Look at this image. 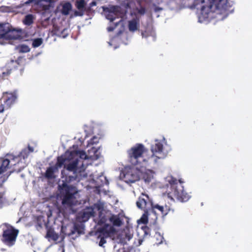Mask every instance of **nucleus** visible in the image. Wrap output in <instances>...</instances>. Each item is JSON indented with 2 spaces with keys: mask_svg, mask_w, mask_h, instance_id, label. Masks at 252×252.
Returning <instances> with one entry per match:
<instances>
[{
  "mask_svg": "<svg viewBox=\"0 0 252 252\" xmlns=\"http://www.w3.org/2000/svg\"><path fill=\"white\" fill-rule=\"evenodd\" d=\"M17 48L19 52L20 53H28L30 51V47L28 45L25 44L20 45L18 46Z\"/></svg>",
  "mask_w": 252,
  "mask_h": 252,
  "instance_id": "obj_28",
  "label": "nucleus"
},
{
  "mask_svg": "<svg viewBox=\"0 0 252 252\" xmlns=\"http://www.w3.org/2000/svg\"><path fill=\"white\" fill-rule=\"evenodd\" d=\"M38 227L41 228L42 227V225L40 224H38L37 226V229H38Z\"/></svg>",
  "mask_w": 252,
  "mask_h": 252,
  "instance_id": "obj_44",
  "label": "nucleus"
},
{
  "mask_svg": "<svg viewBox=\"0 0 252 252\" xmlns=\"http://www.w3.org/2000/svg\"><path fill=\"white\" fill-rule=\"evenodd\" d=\"M164 239L163 237L162 236L161 237V239Z\"/></svg>",
  "mask_w": 252,
  "mask_h": 252,
  "instance_id": "obj_50",
  "label": "nucleus"
},
{
  "mask_svg": "<svg viewBox=\"0 0 252 252\" xmlns=\"http://www.w3.org/2000/svg\"><path fill=\"white\" fill-rule=\"evenodd\" d=\"M18 158V157H15L12 155H7L4 158L1 159L0 174L10 168L11 165H16V160Z\"/></svg>",
  "mask_w": 252,
  "mask_h": 252,
  "instance_id": "obj_14",
  "label": "nucleus"
},
{
  "mask_svg": "<svg viewBox=\"0 0 252 252\" xmlns=\"http://www.w3.org/2000/svg\"><path fill=\"white\" fill-rule=\"evenodd\" d=\"M46 237L51 238L54 241H57L59 238V236L58 234L55 232V231L51 229H48L46 234Z\"/></svg>",
  "mask_w": 252,
  "mask_h": 252,
  "instance_id": "obj_25",
  "label": "nucleus"
},
{
  "mask_svg": "<svg viewBox=\"0 0 252 252\" xmlns=\"http://www.w3.org/2000/svg\"><path fill=\"white\" fill-rule=\"evenodd\" d=\"M69 31V30L68 29L64 28L61 31L59 30H57L56 32L57 34H59L60 36L64 38L68 36Z\"/></svg>",
  "mask_w": 252,
  "mask_h": 252,
  "instance_id": "obj_27",
  "label": "nucleus"
},
{
  "mask_svg": "<svg viewBox=\"0 0 252 252\" xmlns=\"http://www.w3.org/2000/svg\"><path fill=\"white\" fill-rule=\"evenodd\" d=\"M4 110V106L1 104L0 105V113L3 112Z\"/></svg>",
  "mask_w": 252,
  "mask_h": 252,
  "instance_id": "obj_40",
  "label": "nucleus"
},
{
  "mask_svg": "<svg viewBox=\"0 0 252 252\" xmlns=\"http://www.w3.org/2000/svg\"><path fill=\"white\" fill-rule=\"evenodd\" d=\"M65 172V171H64L63 172H62V174L63 175V172Z\"/></svg>",
  "mask_w": 252,
  "mask_h": 252,
  "instance_id": "obj_47",
  "label": "nucleus"
},
{
  "mask_svg": "<svg viewBox=\"0 0 252 252\" xmlns=\"http://www.w3.org/2000/svg\"><path fill=\"white\" fill-rule=\"evenodd\" d=\"M20 37L19 31L11 28L8 23L0 24V44L9 43L11 40L20 39Z\"/></svg>",
  "mask_w": 252,
  "mask_h": 252,
  "instance_id": "obj_9",
  "label": "nucleus"
},
{
  "mask_svg": "<svg viewBox=\"0 0 252 252\" xmlns=\"http://www.w3.org/2000/svg\"><path fill=\"white\" fill-rule=\"evenodd\" d=\"M35 19V16L31 14H28L25 16L23 20V23L24 25L30 26L33 23V21Z\"/></svg>",
  "mask_w": 252,
  "mask_h": 252,
  "instance_id": "obj_23",
  "label": "nucleus"
},
{
  "mask_svg": "<svg viewBox=\"0 0 252 252\" xmlns=\"http://www.w3.org/2000/svg\"><path fill=\"white\" fill-rule=\"evenodd\" d=\"M145 151V148L143 144H137L127 151L130 162L133 165L156 164L159 160L167 157L171 151V147L167 143L166 139L162 137L154 140L151 146L152 154L147 158L143 156Z\"/></svg>",
  "mask_w": 252,
  "mask_h": 252,
  "instance_id": "obj_2",
  "label": "nucleus"
},
{
  "mask_svg": "<svg viewBox=\"0 0 252 252\" xmlns=\"http://www.w3.org/2000/svg\"><path fill=\"white\" fill-rule=\"evenodd\" d=\"M2 241L6 245L13 246L19 233V230L12 226L5 223L3 225Z\"/></svg>",
  "mask_w": 252,
  "mask_h": 252,
  "instance_id": "obj_12",
  "label": "nucleus"
},
{
  "mask_svg": "<svg viewBox=\"0 0 252 252\" xmlns=\"http://www.w3.org/2000/svg\"><path fill=\"white\" fill-rule=\"evenodd\" d=\"M114 40V39H113L112 40H111V41H109L108 43L109 45V46H112V44L113 43V41Z\"/></svg>",
  "mask_w": 252,
  "mask_h": 252,
  "instance_id": "obj_41",
  "label": "nucleus"
},
{
  "mask_svg": "<svg viewBox=\"0 0 252 252\" xmlns=\"http://www.w3.org/2000/svg\"><path fill=\"white\" fill-rule=\"evenodd\" d=\"M39 0H28L25 2L26 5L30 4V3H33L35 4H38Z\"/></svg>",
  "mask_w": 252,
  "mask_h": 252,
  "instance_id": "obj_34",
  "label": "nucleus"
},
{
  "mask_svg": "<svg viewBox=\"0 0 252 252\" xmlns=\"http://www.w3.org/2000/svg\"><path fill=\"white\" fill-rule=\"evenodd\" d=\"M136 204L138 208L143 210L144 212H146L147 211L151 210L153 201L148 195L142 193L139 197Z\"/></svg>",
  "mask_w": 252,
  "mask_h": 252,
  "instance_id": "obj_13",
  "label": "nucleus"
},
{
  "mask_svg": "<svg viewBox=\"0 0 252 252\" xmlns=\"http://www.w3.org/2000/svg\"><path fill=\"white\" fill-rule=\"evenodd\" d=\"M105 12V16L107 19L111 22L107 28L108 32L113 31L118 25L123 24L122 17L125 15L123 9L118 6H110L108 7H103Z\"/></svg>",
  "mask_w": 252,
  "mask_h": 252,
  "instance_id": "obj_6",
  "label": "nucleus"
},
{
  "mask_svg": "<svg viewBox=\"0 0 252 252\" xmlns=\"http://www.w3.org/2000/svg\"><path fill=\"white\" fill-rule=\"evenodd\" d=\"M43 43V39L41 38H37L32 40V45L34 48H37L40 46Z\"/></svg>",
  "mask_w": 252,
  "mask_h": 252,
  "instance_id": "obj_29",
  "label": "nucleus"
},
{
  "mask_svg": "<svg viewBox=\"0 0 252 252\" xmlns=\"http://www.w3.org/2000/svg\"><path fill=\"white\" fill-rule=\"evenodd\" d=\"M33 148L28 146V148L23 150L19 155V158H23L24 160V165L23 167H24L26 165V159L28 158L29 154L33 152Z\"/></svg>",
  "mask_w": 252,
  "mask_h": 252,
  "instance_id": "obj_19",
  "label": "nucleus"
},
{
  "mask_svg": "<svg viewBox=\"0 0 252 252\" xmlns=\"http://www.w3.org/2000/svg\"><path fill=\"white\" fill-rule=\"evenodd\" d=\"M162 240H161L160 242H159V244H161V243H162Z\"/></svg>",
  "mask_w": 252,
  "mask_h": 252,
  "instance_id": "obj_49",
  "label": "nucleus"
},
{
  "mask_svg": "<svg viewBox=\"0 0 252 252\" xmlns=\"http://www.w3.org/2000/svg\"><path fill=\"white\" fill-rule=\"evenodd\" d=\"M75 6L78 9L74 11L75 16H83L85 11H87V4L85 0H76Z\"/></svg>",
  "mask_w": 252,
  "mask_h": 252,
  "instance_id": "obj_16",
  "label": "nucleus"
},
{
  "mask_svg": "<svg viewBox=\"0 0 252 252\" xmlns=\"http://www.w3.org/2000/svg\"><path fill=\"white\" fill-rule=\"evenodd\" d=\"M121 32V31H119L118 32V34L115 37V38H118L119 37V34Z\"/></svg>",
  "mask_w": 252,
  "mask_h": 252,
  "instance_id": "obj_43",
  "label": "nucleus"
},
{
  "mask_svg": "<svg viewBox=\"0 0 252 252\" xmlns=\"http://www.w3.org/2000/svg\"><path fill=\"white\" fill-rule=\"evenodd\" d=\"M94 180L95 181L96 184L98 186H101L102 185H103L105 184H107L108 183V181H107L106 177H105L102 174V173H101V174L100 175H99L98 176H97L95 179L94 178Z\"/></svg>",
  "mask_w": 252,
  "mask_h": 252,
  "instance_id": "obj_24",
  "label": "nucleus"
},
{
  "mask_svg": "<svg viewBox=\"0 0 252 252\" xmlns=\"http://www.w3.org/2000/svg\"><path fill=\"white\" fill-rule=\"evenodd\" d=\"M84 224L81 222L73 223L67 225L66 226H62L61 232L63 234L62 239L64 236H68L70 239L75 240L81 234L84 233Z\"/></svg>",
  "mask_w": 252,
  "mask_h": 252,
  "instance_id": "obj_10",
  "label": "nucleus"
},
{
  "mask_svg": "<svg viewBox=\"0 0 252 252\" xmlns=\"http://www.w3.org/2000/svg\"><path fill=\"white\" fill-rule=\"evenodd\" d=\"M62 8L61 13L63 15L67 16L72 9V5L68 1H63L60 4Z\"/></svg>",
  "mask_w": 252,
  "mask_h": 252,
  "instance_id": "obj_18",
  "label": "nucleus"
},
{
  "mask_svg": "<svg viewBox=\"0 0 252 252\" xmlns=\"http://www.w3.org/2000/svg\"><path fill=\"white\" fill-rule=\"evenodd\" d=\"M165 186L167 187L166 192L169 198L171 199L176 198L182 202H186L190 198V196L184 190L181 183L171 176L165 178Z\"/></svg>",
  "mask_w": 252,
  "mask_h": 252,
  "instance_id": "obj_5",
  "label": "nucleus"
},
{
  "mask_svg": "<svg viewBox=\"0 0 252 252\" xmlns=\"http://www.w3.org/2000/svg\"><path fill=\"white\" fill-rule=\"evenodd\" d=\"M99 138L96 136H94L89 141H88V145H94L98 143Z\"/></svg>",
  "mask_w": 252,
  "mask_h": 252,
  "instance_id": "obj_31",
  "label": "nucleus"
},
{
  "mask_svg": "<svg viewBox=\"0 0 252 252\" xmlns=\"http://www.w3.org/2000/svg\"><path fill=\"white\" fill-rule=\"evenodd\" d=\"M97 231L98 232H99L100 233V235H99L100 236H103L101 238L98 245L100 247H104L103 246L104 244L106 243V240H105L104 237H107L109 236V235L107 236H105L104 234H103L102 233H100V232H99V230H98V227L97 228Z\"/></svg>",
  "mask_w": 252,
  "mask_h": 252,
  "instance_id": "obj_30",
  "label": "nucleus"
},
{
  "mask_svg": "<svg viewBox=\"0 0 252 252\" xmlns=\"http://www.w3.org/2000/svg\"><path fill=\"white\" fill-rule=\"evenodd\" d=\"M3 122V120H0V124H1Z\"/></svg>",
  "mask_w": 252,
  "mask_h": 252,
  "instance_id": "obj_46",
  "label": "nucleus"
},
{
  "mask_svg": "<svg viewBox=\"0 0 252 252\" xmlns=\"http://www.w3.org/2000/svg\"><path fill=\"white\" fill-rule=\"evenodd\" d=\"M96 5V2L95 1H92L90 4L89 6H87V11H89L91 10V7L94 6Z\"/></svg>",
  "mask_w": 252,
  "mask_h": 252,
  "instance_id": "obj_36",
  "label": "nucleus"
},
{
  "mask_svg": "<svg viewBox=\"0 0 252 252\" xmlns=\"http://www.w3.org/2000/svg\"><path fill=\"white\" fill-rule=\"evenodd\" d=\"M104 203L99 201L94 204L93 207L87 208L82 211L80 212L78 218L80 221L85 222L92 216H94L96 212L99 214V220H98V227L100 223L103 222L106 219L103 216V214Z\"/></svg>",
  "mask_w": 252,
  "mask_h": 252,
  "instance_id": "obj_8",
  "label": "nucleus"
},
{
  "mask_svg": "<svg viewBox=\"0 0 252 252\" xmlns=\"http://www.w3.org/2000/svg\"><path fill=\"white\" fill-rule=\"evenodd\" d=\"M6 97L5 100L4 101L5 104L8 107H10L16 101L18 97L17 93L16 91L8 93H5Z\"/></svg>",
  "mask_w": 252,
  "mask_h": 252,
  "instance_id": "obj_17",
  "label": "nucleus"
},
{
  "mask_svg": "<svg viewBox=\"0 0 252 252\" xmlns=\"http://www.w3.org/2000/svg\"><path fill=\"white\" fill-rule=\"evenodd\" d=\"M144 166L143 165L142 166L140 165V177L144 180L145 183L149 184L154 179L155 173L151 170L146 169Z\"/></svg>",
  "mask_w": 252,
  "mask_h": 252,
  "instance_id": "obj_15",
  "label": "nucleus"
},
{
  "mask_svg": "<svg viewBox=\"0 0 252 252\" xmlns=\"http://www.w3.org/2000/svg\"><path fill=\"white\" fill-rule=\"evenodd\" d=\"M69 182H64L59 185L60 190V198L63 208L71 209L78 202L79 194L77 189L68 185Z\"/></svg>",
  "mask_w": 252,
  "mask_h": 252,
  "instance_id": "obj_4",
  "label": "nucleus"
},
{
  "mask_svg": "<svg viewBox=\"0 0 252 252\" xmlns=\"http://www.w3.org/2000/svg\"><path fill=\"white\" fill-rule=\"evenodd\" d=\"M141 35L143 38H147V37L149 36V35L147 34V32H142L141 33Z\"/></svg>",
  "mask_w": 252,
  "mask_h": 252,
  "instance_id": "obj_38",
  "label": "nucleus"
},
{
  "mask_svg": "<svg viewBox=\"0 0 252 252\" xmlns=\"http://www.w3.org/2000/svg\"><path fill=\"white\" fill-rule=\"evenodd\" d=\"M0 197H1V194H0ZM1 202V200H0V203Z\"/></svg>",
  "mask_w": 252,
  "mask_h": 252,
  "instance_id": "obj_48",
  "label": "nucleus"
},
{
  "mask_svg": "<svg viewBox=\"0 0 252 252\" xmlns=\"http://www.w3.org/2000/svg\"><path fill=\"white\" fill-rule=\"evenodd\" d=\"M103 216L106 219L100 223L98 230L105 236H108L114 231L113 227L106 222L107 220L112 223L114 226L118 227L120 226L123 223V216L120 214L117 215H111L109 212H106L103 209Z\"/></svg>",
  "mask_w": 252,
  "mask_h": 252,
  "instance_id": "obj_7",
  "label": "nucleus"
},
{
  "mask_svg": "<svg viewBox=\"0 0 252 252\" xmlns=\"http://www.w3.org/2000/svg\"><path fill=\"white\" fill-rule=\"evenodd\" d=\"M139 165L126 167L120 174V178L127 184L135 183L140 178Z\"/></svg>",
  "mask_w": 252,
  "mask_h": 252,
  "instance_id": "obj_11",
  "label": "nucleus"
},
{
  "mask_svg": "<svg viewBox=\"0 0 252 252\" xmlns=\"http://www.w3.org/2000/svg\"><path fill=\"white\" fill-rule=\"evenodd\" d=\"M96 126V124L92 122L91 123L86 124L84 126V131L86 133V135L94 133L95 127Z\"/></svg>",
  "mask_w": 252,
  "mask_h": 252,
  "instance_id": "obj_22",
  "label": "nucleus"
},
{
  "mask_svg": "<svg viewBox=\"0 0 252 252\" xmlns=\"http://www.w3.org/2000/svg\"><path fill=\"white\" fill-rule=\"evenodd\" d=\"M149 211H147V212H144V214L142 215L141 220L143 223H146L148 222V214Z\"/></svg>",
  "mask_w": 252,
  "mask_h": 252,
  "instance_id": "obj_32",
  "label": "nucleus"
},
{
  "mask_svg": "<svg viewBox=\"0 0 252 252\" xmlns=\"http://www.w3.org/2000/svg\"><path fill=\"white\" fill-rule=\"evenodd\" d=\"M234 2L232 0H195L193 7L198 11V21L208 23L211 19L223 20L233 13Z\"/></svg>",
  "mask_w": 252,
  "mask_h": 252,
  "instance_id": "obj_3",
  "label": "nucleus"
},
{
  "mask_svg": "<svg viewBox=\"0 0 252 252\" xmlns=\"http://www.w3.org/2000/svg\"><path fill=\"white\" fill-rule=\"evenodd\" d=\"M34 252H36V251H34ZM41 252H44L43 251H41Z\"/></svg>",
  "mask_w": 252,
  "mask_h": 252,
  "instance_id": "obj_51",
  "label": "nucleus"
},
{
  "mask_svg": "<svg viewBox=\"0 0 252 252\" xmlns=\"http://www.w3.org/2000/svg\"><path fill=\"white\" fill-rule=\"evenodd\" d=\"M98 215L99 216V214L98 213ZM99 220V218L97 219V221H95V223H97L98 222V220ZM98 227V224H97V225H96V228H97Z\"/></svg>",
  "mask_w": 252,
  "mask_h": 252,
  "instance_id": "obj_45",
  "label": "nucleus"
},
{
  "mask_svg": "<svg viewBox=\"0 0 252 252\" xmlns=\"http://www.w3.org/2000/svg\"><path fill=\"white\" fill-rule=\"evenodd\" d=\"M88 156L83 151H75L66 152L63 155L58 157L57 162L55 166L48 167L45 173V177L48 179L55 178V173L59 168L63 165L67 175L65 178V182H71L74 181H79L88 164L87 159Z\"/></svg>",
  "mask_w": 252,
  "mask_h": 252,
  "instance_id": "obj_1",
  "label": "nucleus"
},
{
  "mask_svg": "<svg viewBox=\"0 0 252 252\" xmlns=\"http://www.w3.org/2000/svg\"><path fill=\"white\" fill-rule=\"evenodd\" d=\"M162 10V8L159 7H156L155 8V12H159Z\"/></svg>",
  "mask_w": 252,
  "mask_h": 252,
  "instance_id": "obj_39",
  "label": "nucleus"
},
{
  "mask_svg": "<svg viewBox=\"0 0 252 252\" xmlns=\"http://www.w3.org/2000/svg\"><path fill=\"white\" fill-rule=\"evenodd\" d=\"M139 27V19L137 17L128 21V27L130 32H134Z\"/></svg>",
  "mask_w": 252,
  "mask_h": 252,
  "instance_id": "obj_20",
  "label": "nucleus"
},
{
  "mask_svg": "<svg viewBox=\"0 0 252 252\" xmlns=\"http://www.w3.org/2000/svg\"><path fill=\"white\" fill-rule=\"evenodd\" d=\"M92 152L94 154V158L95 159H98L99 158V156L97 154V150H96L94 147L92 148Z\"/></svg>",
  "mask_w": 252,
  "mask_h": 252,
  "instance_id": "obj_37",
  "label": "nucleus"
},
{
  "mask_svg": "<svg viewBox=\"0 0 252 252\" xmlns=\"http://www.w3.org/2000/svg\"><path fill=\"white\" fill-rule=\"evenodd\" d=\"M136 10L138 14L142 15H144L146 13V9L142 6H140L139 8H136Z\"/></svg>",
  "mask_w": 252,
  "mask_h": 252,
  "instance_id": "obj_33",
  "label": "nucleus"
},
{
  "mask_svg": "<svg viewBox=\"0 0 252 252\" xmlns=\"http://www.w3.org/2000/svg\"><path fill=\"white\" fill-rule=\"evenodd\" d=\"M156 209L159 211L163 216L166 215L169 210V208L167 206L164 207L163 206H160L158 204H154L153 202V205L151 208V210L155 211Z\"/></svg>",
  "mask_w": 252,
  "mask_h": 252,
  "instance_id": "obj_21",
  "label": "nucleus"
},
{
  "mask_svg": "<svg viewBox=\"0 0 252 252\" xmlns=\"http://www.w3.org/2000/svg\"><path fill=\"white\" fill-rule=\"evenodd\" d=\"M117 252H127L126 251H125L124 249H119Z\"/></svg>",
  "mask_w": 252,
  "mask_h": 252,
  "instance_id": "obj_42",
  "label": "nucleus"
},
{
  "mask_svg": "<svg viewBox=\"0 0 252 252\" xmlns=\"http://www.w3.org/2000/svg\"><path fill=\"white\" fill-rule=\"evenodd\" d=\"M10 174L8 176H3L0 177V186L7 180Z\"/></svg>",
  "mask_w": 252,
  "mask_h": 252,
  "instance_id": "obj_35",
  "label": "nucleus"
},
{
  "mask_svg": "<svg viewBox=\"0 0 252 252\" xmlns=\"http://www.w3.org/2000/svg\"><path fill=\"white\" fill-rule=\"evenodd\" d=\"M11 73V69L7 68H0V80L4 79Z\"/></svg>",
  "mask_w": 252,
  "mask_h": 252,
  "instance_id": "obj_26",
  "label": "nucleus"
}]
</instances>
